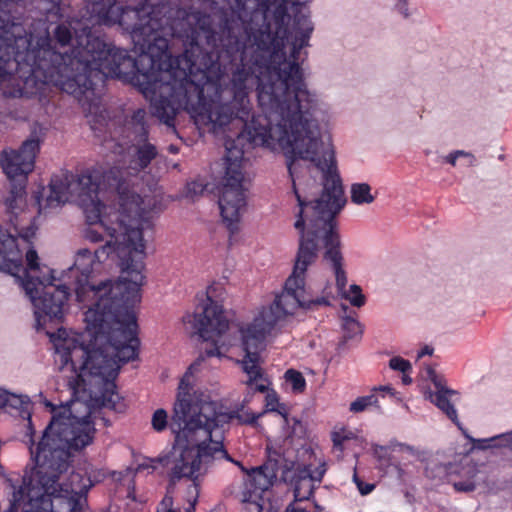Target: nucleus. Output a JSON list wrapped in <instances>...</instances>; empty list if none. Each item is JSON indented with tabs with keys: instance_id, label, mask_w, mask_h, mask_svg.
<instances>
[{
	"instance_id": "nucleus-1",
	"label": "nucleus",
	"mask_w": 512,
	"mask_h": 512,
	"mask_svg": "<svg viewBox=\"0 0 512 512\" xmlns=\"http://www.w3.org/2000/svg\"><path fill=\"white\" fill-rule=\"evenodd\" d=\"M97 171L81 172L70 182L52 178L48 206L76 201L92 243L105 240L91 252L80 249L69 273L76 277V299L91 306L84 313L85 333L60 328L50 334L59 371L73 373V395L86 393L99 407L121 412L115 380L122 364L138 356L140 341L135 307L141 300L145 276L143 230L151 227V209L118 197L119 209L106 206L100 195L109 189L95 181Z\"/></svg>"
},
{
	"instance_id": "nucleus-2",
	"label": "nucleus",
	"mask_w": 512,
	"mask_h": 512,
	"mask_svg": "<svg viewBox=\"0 0 512 512\" xmlns=\"http://www.w3.org/2000/svg\"><path fill=\"white\" fill-rule=\"evenodd\" d=\"M146 70L126 49L106 44L95 36L82 19L68 18L41 35L27 34L18 23L0 26V85L5 98H37L43 102L55 86L73 95L82 106L88 104L91 129L107 128L111 137L114 121L106 109L92 101L107 78L131 84L150 102L152 114L175 129L181 102L173 87L162 80L151 62Z\"/></svg>"
},
{
	"instance_id": "nucleus-3",
	"label": "nucleus",
	"mask_w": 512,
	"mask_h": 512,
	"mask_svg": "<svg viewBox=\"0 0 512 512\" xmlns=\"http://www.w3.org/2000/svg\"><path fill=\"white\" fill-rule=\"evenodd\" d=\"M248 141L253 146L271 152L281 151L285 155L293 193L300 207L294 224L301 233L299 249L293 271L278 296L287 292V283L294 276L297 265H300L303 271L297 277L302 280L300 286L304 292L313 299L325 298L328 301V304L318 305L315 309L303 310L315 311L331 305L328 296H315L306 287V271L317 259L319 243H322L325 248L324 259L332 267L339 295L354 307L364 306L366 297L361 287L352 284L347 289L348 279L343 268L340 235L335 221L346 200L334 147L330 140L322 139L320 125L257 133L248 136ZM299 308L302 309L297 307L294 311Z\"/></svg>"
},
{
	"instance_id": "nucleus-4",
	"label": "nucleus",
	"mask_w": 512,
	"mask_h": 512,
	"mask_svg": "<svg viewBox=\"0 0 512 512\" xmlns=\"http://www.w3.org/2000/svg\"><path fill=\"white\" fill-rule=\"evenodd\" d=\"M273 8L257 29L267 31L265 50H259L262 74L256 96L262 114L253 116L248 136L319 124L328 112L317 93L308 88L301 50L309 45L313 23L308 7L300 0H285L279 29Z\"/></svg>"
},
{
	"instance_id": "nucleus-5",
	"label": "nucleus",
	"mask_w": 512,
	"mask_h": 512,
	"mask_svg": "<svg viewBox=\"0 0 512 512\" xmlns=\"http://www.w3.org/2000/svg\"><path fill=\"white\" fill-rule=\"evenodd\" d=\"M83 405L86 413L82 417L71 410L69 415H53L35 448V430L29 421L25 443L35 467L29 474L13 472L6 476L12 492L6 512H92L87 494L105 476L104 472H73L67 483L58 482L70 465L72 451L82 450L94 439L96 429L91 411Z\"/></svg>"
},
{
	"instance_id": "nucleus-6",
	"label": "nucleus",
	"mask_w": 512,
	"mask_h": 512,
	"mask_svg": "<svg viewBox=\"0 0 512 512\" xmlns=\"http://www.w3.org/2000/svg\"><path fill=\"white\" fill-rule=\"evenodd\" d=\"M200 362L192 363L180 379L169 427L174 434L171 450L152 462L167 468L170 485L181 479L191 480L197 488L216 460L233 461L223 445L224 424L237 420L253 425L259 415L243 411V406L222 412L217 402L194 389L195 372Z\"/></svg>"
},
{
	"instance_id": "nucleus-7",
	"label": "nucleus",
	"mask_w": 512,
	"mask_h": 512,
	"mask_svg": "<svg viewBox=\"0 0 512 512\" xmlns=\"http://www.w3.org/2000/svg\"><path fill=\"white\" fill-rule=\"evenodd\" d=\"M301 271L303 269L297 265L294 276L287 283V292L282 296H276L271 304L259 310L251 323L240 328L245 355L239 364L248 376L245 384L255 392L267 393L266 408L271 412L277 411L279 400L273 389L269 391L270 381L265 377L260 365V353L265 349L267 339L284 330L288 318L297 307L315 309L318 305L328 304L327 299H313L304 292L300 286L302 280L297 277Z\"/></svg>"
},
{
	"instance_id": "nucleus-8",
	"label": "nucleus",
	"mask_w": 512,
	"mask_h": 512,
	"mask_svg": "<svg viewBox=\"0 0 512 512\" xmlns=\"http://www.w3.org/2000/svg\"><path fill=\"white\" fill-rule=\"evenodd\" d=\"M157 156L158 149L148 138L136 140L128 149L127 166L114 165L108 169H103L100 166L91 167L82 172L97 171L95 181L101 182L103 188L116 192L117 196L123 199L124 206L129 200L146 209H151L152 212L154 206H151V199L146 195L141 196L138 186L142 181L141 172L147 169Z\"/></svg>"
},
{
	"instance_id": "nucleus-9",
	"label": "nucleus",
	"mask_w": 512,
	"mask_h": 512,
	"mask_svg": "<svg viewBox=\"0 0 512 512\" xmlns=\"http://www.w3.org/2000/svg\"><path fill=\"white\" fill-rule=\"evenodd\" d=\"M40 149L41 139L31 134L18 149H5L0 154V166L11 184L4 200L8 219L18 218L23 213L28 175L34 170Z\"/></svg>"
},
{
	"instance_id": "nucleus-10",
	"label": "nucleus",
	"mask_w": 512,
	"mask_h": 512,
	"mask_svg": "<svg viewBox=\"0 0 512 512\" xmlns=\"http://www.w3.org/2000/svg\"><path fill=\"white\" fill-rule=\"evenodd\" d=\"M217 287L209 286L206 291V300L193 314L183 317L185 324L191 325L194 333L204 341H210L213 347L205 350L207 357H223L234 344L236 338L229 333V321L225 315L223 305L215 294Z\"/></svg>"
},
{
	"instance_id": "nucleus-11",
	"label": "nucleus",
	"mask_w": 512,
	"mask_h": 512,
	"mask_svg": "<svg viewBox=\"0 0 512 512\" xmlns=\"http://www.w3.org/2000/svg\"><path fill=\"white\" fill-rule=\"evenodd\" d=\"M427 375L433 383L435 390L428 392V399L441 410L460 430H463L462 423L459 420L455 402L459 400V392L450 389L446 380L438 375L432 368L427 369Z\"/></svg>"
},
{
	"instance_id": "nucleus-12",
	"label": "nucleus",
	"mask_w": 512,
	"mask_h": 512,
	"mask_svg": "<svg viewBox=\"0 0 512 512\" xmlns=\"http://www.w3.org/2000/svg\"><path fill=\"white\" fill-rule=\"evenodd\" d=\"M235 463L247 473L241 492L251 494L254 499H263V493L273 486L277 478V463L267 462L250 471L246 470L240 462Z\"/></svg>"
},
{
	"instance_id": "nucleus-13",
	"label": "nucleus",
	"mask_w": 512,
	"mask_h": 512,
	"mask_svg": "<svg viewBox=\"0 0 512 512\" xmlns=\"http://www.w3.org/2000/svg\"><path fill=\"white\" fill-rule=\"evenodd\" d=\"M125 130L127 137L133 135V141L145 140L149 137L148 114L144 108H138L133 111L129 119L126 120Z\"/></svg>"
},
{
	"instance_id": "nucleus-14",
	"label": "nucleus",
	"mask_w": 512,
	"mask_h": 512,
	"mask_svg": "<svg viewBox=\"0 0 512 512\" xmlns=\"http://www.w3.org/2000/svg\"><path fill=\"white\" fill-rule=\"evenodd\" d=\"M325 470L317 471V475L312 474L309 470H305L306 475L296 480L294 484V498L295 501L308 500L314 491V482L322 480Z\"/></svg>"
},
{
	"instance_id": "nucleus-15",
	"label": "nucleus",
	"mask_w": 512,
	"mask_h": 512,
	"mask_svg": "<svg viewBox=\"0 0 512 512\" xmlns=\"http://www.w3.org/2000/svg\"><path fill=\"white\" fill-rule=\"evenodd\" d=\"M30 399L27 395L11 393L2 389L0 393V409L10 408L23 414L28 411Z\"/></svg>"
},
{
	"instance_id": "nucleus-16",
	"label": "nucleus",
	"mask_w": 512,
	"mask_h": 512,
	"mask_svg": "<svg viewBox=\"0 0 512 512\" xmlns=\"http://www.w3.org/2000/svg\"><path fill=\"white\" fill-rule=\"evenodd\" d=\"M351 202L356 205L371 204L375 200L372 188L368 183H353L350 187Z\"/></svg>"
},
{
	"instance_id": "nucleus-17",
	"label": "nucleus",
	"mask_w": 512,
	"mask_h": 512,
	"mask_svg": "<svg viewBox=\"0 0 512 512\" xmlns=\"http://www.w3.org/2000/svg\"><path fill=\"white\" fill-rule=\"evenodd\" d=\"M283 378L285 379V382L291 386L293 393L299 394L305 391L307 384L300 371L290 368L285 371Z\"/></svg>"
},
{
	"instance_id": "nucleus-18",
	"label": "nucleus",
	"mask_w": 512,
	"mask_h": 512,
	"mask_svg": "<svg viewBox=\"0 0 512 512\" xmlns=\"http://www.w3.org/2000/svg\"><path fill=\"white\" fill-rule=\"evenodd\" d=\"M378 402V396L371 391V394L357 397L351 402L349 410L353 413H360L372 406L379 407Z\"/></svg>"
},
{
	"instance_id": "nucleus-19",
	"label": "nucleus",
	"mask_w": 512,
	"mask_h": 512,
	"mask_svg": "<svg viewBox=\"0 0 512 512\" xmlns=\"http://www.w3.org/2000/svg\"><path fill=\"white\" fill-rule=\"evenodd\" d=\"M464 436L473 443L474 447L479 450H486L489 448H501L502 441L501 438H497L498 435L489 438L475 439L468 435L467 431L463 428L461 430Z\"/></svg>"
},
{
	"instance_id": "nucleus-20",
	"label": "nucleus",
	"mask_w": 512,
	"mask_h": 512,
	"mask_svg": "<svg viewBox=\"0 0 512 512\" xmlns=\"http://www.w3.org/2000/svg\"><path fill=\"white\" fill-rule=\"evenodd\" d=\"M240 512H263V499H254L251 494L240 492Z\"/></svg>"
},
{
	"instance_id": "nucleus-21",
	"label": "nucleus",
	"mask_w": 512,
	"mask_h": 512,
	"mask_svg": "<svg viewBox=\"0 0 512 512\" xmlns=\"http://www.w3.org/2000/svg\"><path fill=\"white\" fill-rule=\"evenodd\" d=\"M11 226L14 229V232L18 237L24 240L27 243H31V239L35 236L36 228L33 224H29L28 226H20L18 218L10 217L8 219Z\"/></svg>"
},
{
	"instance_id": "nucleus-22",
	"label": "nucleus",
	"mask_w": 512,
	"mask_h": 512,
	"mask_svg": "<svg viewBox=\"0 0 512 512\" xmlns=\"http://www.w3.org/2000/svg\"><path fill=\"white\" fill-rule=\"evenodd\" d=\"M342 329L344 331V337L351 339L362 333L361 324L350 316L342 318Z\"/></svg>"
},
{
	"instance_id": "nucleus-23",
	"label": "nucleus",
	"mask_w": 512,
	"mask_h": 512,
	"mask_svg": "<svg viewBox=\"0 0 512 512\" xmlns=\"http://www.w3.org/2000/svg\"><path fill=\"white\" fill-rule=\"evenodd\" d=\"M152 428L156 432L164 431L168 426V413L165 409L159 408L154 411L151 419Z\"/></svg>"
},
{
	"instance_id": "nucleus-24",
	"label": "nucleus",
	"mask_w": 512,
	"mask_h": 512,
	"mask_svg": "<svg viewBox=\"0 0 512 512\" xmlns=\"http://www.w3.org/2000/svg\"><path fill=\"white\" fill-rule=\"evenodd\" d=\"M39 258L37 251L32 247L27 250L26 252V262H27V269H23L18 273V276L21 278L25 277V273L27 272L30 276L29 271H37L39 270Z\"/></svg>"
},
{
	"instance_id": "nucleus-25",
	"label": "nucleus",
	"mask_w": 512,
	"mask_h": 512,
	"mask_svg": "<svg viewBox=\"0 0 512 512\" xmlns=\"http://www.w3.org/2000/svg\"><path fill=\"white\" fill-rule=\"evenodd\" d=\"M373 456L377 459L380 465L388 467L391 465V455L388 447L381 445H373Z\"/></svg>"
},
{
	"instance_id": "nucleus-26",
	"label": "nucleus",
	"mask_w": 512,
	"mask_h": 512,
	"mask_svg": "<svg viewBox=\"0 0 512 512\" xmlns=\"http://www.w3.org/2000/svg\"><path fill=\"white\" fill-rule=\"evenodd\" d=\"M389 367L394 371H399L401 373H411L412 365L411 363L400 357L394 356L389 360Z\"/></svg>"
},
{
	"instance_id": "nucleus-27",
	"label": "nucleus",
	"mask_w": 512,
	"mask_h": 512,
	"mask_svg": "<svg viewBox=\"0 0 512 512\" xmlns=\"http://www.w3.org/2000/svg\"><path fill=\"white\" fill-rule=\"evenodd\" d=\"M453 487L458 492H472L476 488L474 475L465 479L453 482Z\"/></svg>"
},
{
	"instance_id": "nucleus-28",
	"label": "nucleus",
	"mask_w": 512,
	"mask_h": 512,
	"mask_svg": "<svg viewBox=\"0 0 512 512\" xmlns=\"http://www.w3.org/2000/svg\"><path fill=\"white\" fill-rule=\"evenodd\" d=\"M206 185L200 181H191L186 184L185 193L187 197H195L203 193Z\"/></svg>"
},
{
	"instance_id": "nucleus-29",
	"label": "nucleus",
	"mask_w": 512,
	"mask_h": 512,
	"mask_svg": "<svg viewBox=\"0 0 512 512\" xmlns=\"http://www.w3.org/2000/svg\"><path fill=\"white\" fill-rule=\"evenodd\" d=\"M352 435L351 432H334L332 435L334 448L342 452L344 450L345 441L351 439Z\"/></svg>"
},
{
	"instance_id": "nucleus-30",
	"label": "nucleus",
	"mask_w": 512,
	"mask_h": 512,
	"mask_svg": "<svg viewBox=\"0 0 512 512\" xmlns=\"http://www.w3.org/2000/svg\"><path fill=\"white\" fill-rule=\"evenodd\" d=\"M156 512H178L177 509L173 507V498L169 495H166L162 501L159 503Z\"/></svg>"
},
{
	"instance_id": "nucleus-31",
	"label": "nucleus",
	"mask_w": 512,
	"mask_h": 512,
	"mask_svg": "<svg viewBox=\"0 0 512 512\" xmlns=\"http://www.w3.org/2000/svg\"><path fill=\"white\" fill-rule=\"evenodd\" d=\"M353 479L361 495H368L375 488L374 484L363 482L356 474H354Z\"/></svg>"
},
{
	"instance_id": "nucleus-32",
	"label": "nucleus",
	"mask_w": 512,
	"mask_h": 512,
	"mask_svg": "<svg viewBox=\"0 0 512 512\" xmlns=\"http://www.w3.org/2000/svg\"><path fill=\"white\" fill-rule=\"evenodd\" d=\"M407 0H397L395 4L396 11L401 14L404 18H408L410 16V13L407 8Z\"/></svg>"
},
{
	"instance_id": "nucleus-33",
	"label": "nucleus",
	"mask_w": 512,
	"mask_h": 512,
	"mask_svg": "<svg viewBox=\"0 0 512 512\" xmlns=\"http://www.w3.org/2000/svg\"><path fill=\"white\" fill-rule=\"evenodd\" d=\"M497 438H501L502 447H507L512 451V430L509 432L498 434Z\"/></svg>"
},
{
	"instance_id": "nucleus-34",
	"label": "nucleus",
	"mask_w": 512,
	"mask_h": 512,
	"mask_svg": "<svg viewBox=\"0 0 512 512\" xmlns=\"http://www.w3.org/2000/svg\"><path fill=\"white\" fill-rule=\"evenodd\" d=\"M373 393L382 392L390 394L391 396L395 395V390L390 385H381V386H375L371 390Z\"/></svg>"
},
{
	"instance_id": "nucleus-35",
	"label": "nucleus",
	"mask_w": 512,
	"mask_h": 512,
	"mask_svg": "<svg viewBox=\"0 0 512 512\" xmlns=\"http://www.w3.org/2000/svg\"><path fill=\"white\" fill-rule=\"evenodd\" d=\"M395 446L398 447L400 451L406 452L413 456L417 455L418 453L415 447L405 443H396Z\"/></svg>"
},
{
	"instance_id": "nucleus-36",
	"label": "nucleus",
	"mask_w": 512,
	"mask_h": 512,
	"mask_svg": "<svg viewBox=\"0 0 512 512\" xmlns=\"http://www.w3.org/2000/svg\"><path fill=\"white\" fill-rule=\"evenodd\" d=\"M454 153L456 154V156L459 158V157H466L469 159V165L470 166H473L476 159L474 157L473 154H471L470 152H466L464 150H454Z\"/></svg>"
},
{
	"instance_id": "nucleus-37",
	"label": "nucleus",
	"mask_w": 512,
	"mask_h": 512,
	"mask_svg": "<svg viewBox=\"0 0 512 512\" xmlns=\"http://www.w3.org/2000/svg\"><path fill=\"white\" fill-rule=\"evenodd\" d=\"M457 159L458 157L456 156L454 151L450 152L448 155L443 157V161L452 166H456Z\"/></svg>"
},
{
	"instance_id": "nucleus-38",
	"label": "nucleus",
	"mask_w": 512,
	"mask_h": 512,
	"mask_svg": "<svg viewBox=\"0 0 512 512\" xmlns=\"http://www.w3.org/2000/svg\"><path fill=\"white\" fill-rule=\"evenodd\" d=\"M432 353H433V348L426 345L420 351H418L417 358L420 359V358L424 357L425 355H432Z\"/></svg>"
},
{
	"instance_id": "nucleus-39",
	"label": "nucleus",
	"mask_w": 512,
	"mask_h": 512,
	"mask_svg": "<svg viewBox=\"0 0 512 512\" xmlns=\"http://www.w3.org/2000/svg\"><path fill=\"white\" fill-rule=\"evenodd\" d=\"M401 380H402V383L405 385H410L412 383V378L410 377V373H402Z\"/></svg>"
},
{
	"instance_id": "nucleus-40",
	"label": "nucleus",
	"mask_w": 512,
	"mask_h": 512,
	"mask_svg": "<svg viewBox=\"0 0 512 512\" xmlns=\"http://www.w3.org/2000/svg\"><path fill=\"white\" fill-rule=\"evenodd\" d=\"M215 287H217V290L215 292V294L217 295V297H215L214 299L218 300L217 298L222 295V292H219V294L217 293L218 291H222V287L220 285H214Z\"/></svg>"
},
{
	"instance_id": "nucleus-41",
	"label": "nucleus",
	"mask_w": 512,
	"mask_h": 512,
	"mask_svg": "<svg viewBox=\"0 0 512 512\" xmlns=\"http://www.w3.org/2000/svg\"><path fill=\"white\" fill-rule=\"evenodd\" d=\"M169 152L173 153V154H176L178 153V148L174 145H170L169 146Z\"/></svg>"
},
{
	"instance_id": "nucleus-42",
	"label": "nucleus",
	"mask_w": 512,
	"mask_h": 512,
	"mask_svg": "<svg viewBox=\"0 0 512 512\" xmlns=\"http://www.w3.org/2000/svg\"><path fill=\"white\" fill-rule=\"evenodd\" d=\"M195 503H196V498L194 499L193 503H191V507H192V508H194Z\"/></svg>"
}]
</instances>
